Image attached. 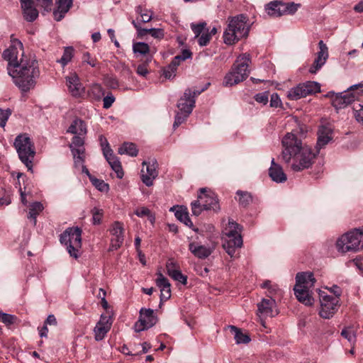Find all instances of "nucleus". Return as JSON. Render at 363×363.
Listing matches in <instances>:
<instances>
[{
    "instance_id": "62",
    "label": "nucleus",
    "mask_w": 363,
    "mask_h": 363,
    "mask_svg": "<svg viewBox=\"0 0 363 363\" xmlns=\"http://www.w3.org/2000/svg\"><path fill=\"white\" fill-rule=\"evenodd\" d=\"M150 213V211L146 207H141L135 211V214L137 216L141 217V218H143L144 216H147Z\"/></svg>"
},
{
    "instance_id": "48",
    "label": "nucleus",
    "mask_w": 363,
    "mask_h": 363,
    "mask_svg": "<svg viewBox=\"0 0 363 363\" xmlns=\"http://www.w3.org/2000/svg\"><path fill=\"white\" fill-rule=\"evenodd\" d=\"M11 202L10 193L1 188L0 189V206H8Z\"/></svg>"
},
{
    "instance_id": "41",
    "label": "nucleus",
    "mask_w": 363,
    "mask_h": 363,
    "mask_svg": "<svg viewBox=\"0 0 363 363\" xmlns=\"http://www.w3.org/2000/svg\"><path fill=\"white\" fill-rule=\"evenodd\" d=\"M89 95L96 100H99L104 95V89L100 84H94L89 90Z\"/></svg>"
},
{
    "instance_id": "13",
    "label": "nucleus",
    "mask_w": 363,
    "mask_h": 363,
    "mask_svg": "<svg viewBox=\"0 0 363 363\" xmlns=\"http://www.w3.org/2000/svg\"><path fill=\"white\" fill-rule=\"evenodd\" d=\"M320 91V86L318 82L308 81L289 89L287 96L291 100H298Z\"/></svg>"
},
{
    "instance_id": "50",
    "label": "nucleus",
    "mask_w": 363,
    "mask_h": 363,
    "mask_svg": "<svg viewBox=\"0 0 363 363\" xmlns=\"http://www.w3.org/2000/svg\"><path fill=\"white\" fill-rule=\"evenodd\" d=\"M11 115V111L9 108H0V127L4 128L6 122Z\"/></svg>"
},
{
    "instance_id": "31",
    "label": "nucleus",
    "mask_w": 363,
    "mask_h": 363,
    "mask_svg": "<svg viewBox=\"0 0 363 363\" xmlns=\"http://www.w3.org/2000/svg\"><path fill=\"white\" fill-rule=\"evenodd\" d=\"M104 155L112 169L116 173L117 177L121 179L124 174L119 159L113 155L112 150L104 153Z\"/></svg>"
},
{
    "instance_id": "47",
    "label": "nucleus",
    "mask_w": 363,
    "mask_h": 363,
    "mask_svg": "<svg viewBox=\"0 0 363 363\" xmlns=\"http://www.w3.org/2000/svg\"><path fill=\"white\" fill-rule=\"evenodd\" d=\"M191 206L192 213L196 216H199L203 210H206V208H204V206H203V203H201V202L199 201V198L197 199L196 201L191 202Z\"/></svg>"
},
{
    "instance_id": "40",
    "label": "nucleus",
    "mask_w": 363,
    "mask_h": 363,
    "mask_svg": "<svg viewBox=\"0 0 363 363\" xmlns=\"http://www.w3.org/2000/svg\"><path fill=\"white\" fill-rule=\"evenodd\" d=\"M175 216L178 220L184 223L186 225L189 227L193 225V223L189 218V213L186 209H183L182 207H180L178 210L176 211Z\"/></svg>"
},
{
    "instance_id": "16",
    "label": "nucleus",
    "mask_w": 363,
    "mask_h": 363,
    "mask_svg": "<svg viewBox=\"0 0 363 363\" xmlns=\"http://www.w3.org/2000/svg\"><path fill=\"white\" fill-rule=\"evenodd\" d=\"M157 322V317L150 308H141L138 321L135 325V330L140 332L154 326Z\"/></svg>"
},
{
    "instance_id": "45",
    "label": "nucleus",
    "mask_w": 363,
    "mask_h": 363,
    "mask_svg": "<svg viewBox=\"0 0 363 363\" xmlns=\"http://www.w3.org/2000/svg\"><path fill=\"white\" fill-rule=\"evenodd\" d=\"M353 111L357 121L363 125V105L355 104L353 106Z\"/></svg>"
},
{
    "instance_id": "32",
    "label": "nucleus",
    "mask_w": 363,
    "mask_h": 363,
    "mask_svg": "<svg viewBox=\"0 0 363 363\" xmlns=\"http://www.w3.org/2000/svg\"><path fill=\"white\" fill-rule=\"evenodd\" d=\"M296 285L310 289L313 286L315 279L311 272H300L296 277Z\"/></svg>"
},
{
    "instance_id": "44",
    "label": "nucleus",
    "mask_w": 363,
    "mask_h": 363,
    "mask_svg": "<svg viewBox=\"0 0 363 363\" xmlns=\"http://www.w3.org/2000/svg\"><path fill=\"white\" fill-rule=\"evenodd\" d=\"M136 12L140 15L141 21L143 23L150 21L152 18V12L151 11L143 9L141 6H138L136 8Z\"/></svg>"
},
{
    "instance_id": "1",
    "label": "nucleus",
    "mask_w": 363,
    "mask_h": 363,
    "mask_svg": "<svg viewBox=\"0 0 363 363\" xmlns=\"http://www.w3.org/2000/svg\"><path fill=\"white\" fill-rule=\"evenodd\" d=\"M281 159L294 172L311 167L315 155L312 148L297 137L294 132L287 133L281 140Z\"/></svg>"
},
{
    "instance_id": "11",
    "label": "nucleus",
    "mask_w": 363,
    "mask_h": 363,
    "mask_svg": "<svg viewBox=\"0 0 363 363\" xmlns=\"http://www.w3.org/2000/svg\"><path fill=\"white\" fill-rule=\"evenodd\" d=\"M320 310L319 315L325 319H328L333 316L337 312L339 307L340 295V292L334 296L328 295L325 291L319 290Z\"/></svg>"
},
{
    "instance_id": "21",
    "label": "nucleus",
    "mask_w": 363,
    "mask_h": 363,
    "mask_svg": "<svg viewBox=\"0 0 363 363\" xmlns=\"http://www.w3.org/2000/svg\"><path fill=\"white\" fill-rule=\"evenodd\" d=\"M111 234L112 235V238L111 240V250H116L121 247L123 242L124 236H123V223L116 221L113 223L111 229Z\"/></svg>"
},
{
    "instance_id": "29",
    "label": "nucleus",
    "mask_w": 363,
    "mask_h": 363,
    "mask_svg": "<svg viewBox=\"0 0 363 363\" xmlns=\"http://www.w3.org/2000/svg\"><path fill=\"white\" fill-rule=\"evenodd\" d=\"M269 174L271 179L277 183H283L287 179L282 167L275 162L274 159L272 160L271 167L269 169Z\"/></svg>"
},
{
    "instance_id": "58",
    "label": "nucleus",
    "mask_w": 363,
    "mask_h": 363,
    "mask_svg": "<svg viewBox=\"0 0 363 363\" xmlns=\"http://www.w3.org/2000/svg\"><path fill=\"white\" fill-rule=\"evenodd\" d=\"M255 99L258 103L266 104L269 100L268 93L263 92L257 94L255 95Z\"/></svg>"
},
{
    "instance_id": "19",
    "label": "nucleus",
    "mask_w": 363,
    "mask_h": 363,
    "mask_svg": "<svg viewBox=\"0 0 363 363\" xmlns=\"http://www.w3.org/2000/svg\"><path fill=\"white\" fill-rule=\"evenodd\" d=\"M198 196L199 201L203 203L206 210L218 211L220 209L218 200L213 192L207 191L206 188H202L200 189V193Z\"/></svg>"
},
{
    "instance_id": "38",
    "label": "nucleus",
    "mask_w": 363,
    "mask_h": 363,
    "mask_svg": "<svg viewBox=\"0 0 363 363\" xmlns=\"http://www.w3.org/2000/svg\"><path fill=\"white\" fill-rule=\"evenodd\" d=\"M133 51L137 56H147V57L150 56L149 55L150 52V46L145 43L138 42L133 43Z\"/></svg>"
},
{
    "instance_id": "10",
    "label": "nucleus",
    "mask_w": 363,
    "mask_h": 363,
    "mask_svg": "<svg viewBox=\"0 0 363 363\" xmlns=\"http://www.w3.org/2000/svg\"><path fill=\"white\" fill-rule=\"evenodd\" d=\"M363 94V83L354 84L348 88L346 91L332 94V104L336 109L346 107L349 104L358 100Z\"/></svg>"
},
{
    "instance_id": "26",
    "label": "nucleus",
    "mask_w": 363,
    "mask_h": 363,
    "mask_svg": "<svg viewBox=\"0 0 363 363\" xmlns=\"http://www.w3.org/2000/svg\"><path fill=\"white\" fill-rule=\"evenodd\" d=\"M157 279L156 280L157 286L160 289V300L161 301H167L171 296L170 283L168 279L163 276L162 274H157Z\"/></svg>"
},
{
    "instance_id": "6",
    "label": "nucleus",
    "mask_w": 363,
    "mask_h": 363,
    "mask_svg": "<svg viewBox=\"0 0 363 363\" xmlns=\"http://www.w3.org/2000/svg\"><path fill=\"white\" fill-rule=\"evenodd\" d=\"M338 252L346 253L356 252L363 248V228H354L342 235L336 241Z\"/></svg>"
},
{
    "instance_id": "20",
    "label": "nucleus",
    "mask_w": 363,
    "mask_h": 363,
    "mask_svg": "<svg viewBox=\"0 0 363 363\" xmlns=\"http://www.w3.org/2000/svg\"><path fill=\"white\" fill-rule=\"evenodd\" d=\"M66 83L68 90L74 97H82L85 93V87L80 82L79 77L75 73H72L66 77Z\"/></svg>"
},
{
    "instance_id": "3",
    "label": "nucleus",
    "mask_w": 363,
    "mask_h": 363,
    "mask_svg": "<svg viewBox=\"0 0 363 363\" xmlns=\"http://www.w3.org/2000/svg\"><path fill=\"white\" fill-rule=\"evenodd\" d=\"M67 132L74 135L69 144L74 167L83 166L85 160L84 138L87 133L86 125L84 121L77 118L72 121Z\"/></svg>"
},
{
    "instance_id": "60",
    "label": "nucleus",
    "mask_w": 363,
    "mask_h": 363,
    "mask_svg": "<svg viewBox=\"0 0 363 363\" xmlns=\"http://www.w3.org/2000/svg\"><path fill=\"white\" fill-rule=\"evenodd\" d=\"M281 104V99L277 94H273L271 96L270 106L272 107L277 108Z\"/></svg>"
},
{
    "instance_id": "7",
    "label": "nucleus",
    "mask_w": 363,
    "mask_h": 363,
    "mask_svg": "<svg viewBox=\"0 0 363 363\" xmlns=\"http://www.w3.org/2000/svg\"><path fill=\"white\" fill-rule=\"evenodd\" d=\"M82 230L79 227L67 228L60 236L61 244L64 245L69 255L77 259L82 248Z\"/></svg>"
},
{
    "instance_id": "30",
    "label": "nucleus",
    "mask_w": 363,
    "mask_h": 363,
    "mask_svg": "<svg viewBox=\"0 0 363 363\" xmlns=\"http://www.w3.org/2000/svg\"><path fill=\"white\" fill-rule=\"evenodd\" d=\"M294 290L296 297L300 302L306 306H311L313 304L314 299L309 294V289H306V286L295 285Z\"/></svg>"
},
{
    "instance_id": "34",
    "label": "nucleus",
    "mask_w": 363,
    "mask_h": 363,
    "mask_svg": "<svg viewBox=\"0 0 363 363\" xmlns=\"http://www.w3.org/2000/svg\"><path fill=\"white\" fill-rule=\"evenodd\" d=\"M76 168H82V172L84 174H86L90 179V181L91 182L92 184L100 191L106 192L109 189V186L108 184L105 183L104 181L96 179L94 177H92L88 169L84 165V163H83V166H79L75 167Z\"/></svg>"
},
{
    "instance_id": "18",
    "label": "nucleus",
    "mask_w": 363,
    "mask_h": 363,
    "mask_svg": "<svg viewBox=\"0 0 363 363\" xmlns=\"http://www.w3.org/2000/svg\"><path fill=\"white\" fill-rule=\"evenodd\" d=\"M333 129L331 125L327 123L321 125L318 131V140L315 146L316 153L325 147L333 140Z\"/></svg>"
},
{
    "instance_id": "12",
    "label": "nucleus",
    "mask_w": 363,
    "mask_h": 363,
    "mask_svg": "<svg viewBox=\"0 0 363 363\" xmlns=\"http://www.w3.org/2000/svg\"><path fill=\"white\" fill-rule=\"evenodd\" d=\"M3 57L8 62L7 70L9 68H15L18 66L21 58H25L23 52L22 43L13 37H11V45L3 52Z\"/></svg>"
},
{
    "instance_id": "22",
    "label": "nucleus",
    "mask_w": 363,
    "mask_h": 363,
    "mask_svg": "<svg viewBox=\"0 0 363 363\" xmlns=\"http://www.w3.org/2000/svg\"><path fill=\"white\" fill-rule=\"evenodd\" d=\"M318 46L320 50L318 52L313 65L309 68V72L311 74H315L325 65L328 57V49L323 40L318 43Z\"/></svg>"
},
{
    "instance_id": "39",
    "label": "nucleus",
    "mask_w": 363,
    "mask_h": 363,
    "mask_svg": "<svg viewBox=\"0 0 363 363\" xmlns=\"http://www.w3.org/2000/svg\"><path fill=\"white\" fill-rule=\"evenodd\" d=\"M341 335L345 338L352 345H354L357 341L356 330L353 327L345 328L342 332Z\"/></svg>"
},
{
    "instance_id": "35",
    "label": "nucleus",
    "mask_w": 363,
    "mask_h": 363,
    "mask_svg": "<svg viewBox=\"0 0 363 363\" xmlns=\"http://www.w3.org/2000/svg\"><path fill=\"white\" fill-rule=\"evenodd\" d=\"M227 328L234 334V339L236 344H246L248 343L251 339L247 333H243L241 329L234 325H228Z\"/></svg>"
},
{
    "instance_id": "5",
    "label": "nucleus",
    "mask_w": 363,
    "mask_h": 363,
    "mask_svg": "<svg viewBox=\"0 0 363 363\" xmlns=\"http://www.w3.org/2000/svg\"><path fill=\"white\" fill-rule=\"evenodd\" d=\"M248 33L247 17L244 15L233 17L223 33L224 43L227 45H233L240 39L247 37Z\"/></svg>"
},
{
    "instance_id": "28",
    "label": "nucleus",
    "mask_w": 363,
    "mask_h": 363,
    "mask_svg": "<svg viewBox=\"0 0 363 363\" xmlns=\"http://www.w3.org/2000/svg\"><path fill=\"white\" fill-rule=\"evenodd\" d=\"M189 250L199 259H206L213 252V249L202 245L196 242H191L189 245Z\"/></svg>"
},
{
    "instance_id": "14",
    "label": "nucleus",
    "mask_w": 363,
    "mask_h": 363,
    "mask_svg": "<svg viewBox=\"0 0 363 363\" xmlns=\"http://www.w3.org/2000/svg\"><path fill=\"white\" fill-rule=\"evenodd\" d=\"M301 6L299 4L283 3L281 1H272L266 5L265 10L268 15L272 17H279L283 15L294 14Z\"/></svg>"
},
{
    "instance_id": "2",
    "label": "nucleus",
    "mask_w": 363,
    "mask_h": 363,
    "mask_svg": "<svg viewBox=\"0 0 363 363\" xmlns=\"http://www.w3.org/2000/svg\"><path fill=\"white\" fill-rule=\"evenodd\" d=\"M15 67L9 68L8 73L16 86L23 92L33 89L40 76L38 62L34 59L21 58L19 65Z\"/></svg>"
},
{
    "instance_id": "42",
    "label": "nucleus",
    "mask_w": 363,
    "mask_h": 363,
    "mask_svg": "<svg viewBox=\"0 0 363 363\" xmlns=\"http://www.w3.org/2000/svg\"><path fill=\"white\" fill-rule=\"evenodd\" d=\"M236 194L239 196L238 202L242 207L247 206L252 201V198L250 193L238 190Z\"/></svg>"
},
{
    "instance_id": "37",
    "label": "nucleus",
    "mask_w": 363,
    "mask_h": 363,
    "mask_svg": "<svg viewBox=\"0 0 363 363\" xmlns=\"http://www.w3.org/2000/svg\"><path fill=\"white\" fill-rule=\"evenodd\" d=\"M120 155H128L131 157H135L138 155V150L136 145L132 143H124L118 150Z\"/></svg>"
},
{
    "instance_id": "36",
    "label": "nucleus",
    "mask_w": 363,
    "mask_h": 363,
    "mask_svg": "<svg viewBox=\"0 0 363 363\" xmlns=\"http://www.w3.org/2000/svg\"><path fill=\"white\" fill-rule=\"evenodd\" d=\"M44 209L43 205L40 202H34L30 204L28 218L30 219L34 225H36V218Z\"/></svg>"
},
{
    "instance_id": "49",
    "label": "nucleus",
    "mask_w": 363,
    "mask_h": 363,
    "mask_svg": "<svg viewBox=\"0 0 363 363\" xmlns=\"http://www.w3.org/2000/svg\"><path fill=\"white\" fill-rule=\"evenodd\" d=\"M152 56L147 57L145 62L138 66L136 69V72L138 74L143 77H146V75L148 74L147 65L148 62L152 60Z\"/></svg>"
},
{
    "instance_id": "17",
    "label": "nucleus",
    "mask_w": 363,
    "mask_h": 363,
    "mask_svg": "<svg viewBox=\"0 0 363 363\" xmlns=\"http://www.w3.org/2000/svg\"><path fill=\"white\" fill-rule=\"evenodd\" d=\"M157 167V163L155 160L143 162V168L141 169V180L147 186H152L154 180L158 176Z\"/></svg>"
},
{
    "instance_id": "64",
    "label": "nucleus",
    "mask_w": 363,
    "mask_h": 363,
    "mask_svg": "<svg viewBox=\"0 0 363 363\" xmlns=\"http://www.w3.org/2000/svg\"><path fill=\"white\" fill-rule=\"evenodd\" d=\"M350 262L353 263L361 273H363V263L362 262L360 259H354L351 260Z\"/></svg>"
},
{
    "instance_id": "4",
    "label": "nucleus",
    "mask_w": 363,
    "mask_h": 363,
    "mask_svg": "<svg viewBox=\"0 0 363 363\" xmlns=\"http://www.w3.org/2000/svg\"><path fill=\"white\" fill-rule=\"evenodd\" d=\"M250 55L244 53L238 57L230 70L225 74L223 85L232 86L247 79L250 74Z\"/></svg>"
},
{
    "instance_id": "51",
    "label": "nucleus",
    "mask_w": 363,
    "mask_h": 363,
    "mask_svg": "<svg viewBox=\"0 0 363 363\" xmlns=\"http://www.w3.org/2000/svg\"><path fill=\"white\" fill-rule=\"evenodd\" d=\"M16 317L14 315L0 311V322L6 325H10L14 323Z\"/></svg>"
},
{
    "instance_id": "33",
    "label": "nucleus",
    "mask_w": 363,
    "mask_h": 363,
    "mask_svg": "<svg viewBox=\"0 0 363 363\" xmlns=\"http://www.w3.org/2000/svg\"><path fill=\"white\" fill-rule=\"evenodd\" d=\"M33 1L21 5L24 18L28 22L34 21L38 16V11L33 6Z\"/></svg>"
},
{
    "instance_id": "24",
    "label": "nucleus",
    "mask_w": 363,
    "mask_h": 363,
    "mask_svg": "<svg viewBox=\"0 0 363 363\" xmlns=\"http://www.w3.org/2000/svg\"><path fill=\"white\" fill-rule=\"evenodd\" d=\"M111 326V318L106 315H101L99 321L94 328V337L96 341L103 340Z\"/></svg>"
},
{
    "instance_id": "27",
    "label": "nucleus",
    "mask_w": 363,
    "mask_h": 363,
    "mask_svg": "<svg viewBox=\"0 0 363 363\" xmlns=\"http://www.w3.org/2000/svg\"><path fill=\"white\" fill-rule=\"evenodd\" d=\"M167 272L169 277L174 280L177 281L183 284L187 283V277L182 274L181 270L177 264L172 260H169L166 264Z\"/></svg>"
},
{
    "instance_id": "57",
    "label": "nucleus",
    "mask_w": 363,
    "mask_h": 363,
    "mask_svg": "<svg viewBox=\"0 0 363 363\" xmlns=\"http://www.w3.org/2000/svg\"><path fill=\"white\" fill-rule=\"evenodd\" d=\"M176 71L177 70L175 69H173V67L168 65L164 68L163 74L165 78L170 79L175 76Z\"/></svg>"
},
{
    "instance_id": "8",
    "label": "nucleus",
    "mask_w": 363,
    "mask_h": 363,
    "mask_svg": "<svg viewBox=\"0 0 363 363\" xmlns=\"http://www.w3.org/2000/svg\"><path fill=\"white\" fill-rule=\"evenodd\" d=\"M242 245V239L240 233L239 225L233 220H229L225 229V238L223 247L225 252L234 257L235 252Z\"/></svg>"
},
{
    "instance_id": "46",
    "label": "nucleus",
    "mask_w": 363,
    "mask_h": 363,
    "mask_svg": "<svg viewBox=\"0 0 363 363\" xmlns=\"http://www.w3.org/2000/svg\"><path fill=\"white\" fill-rule=\"evenodd\" d=\"M191 28L195 34L196 38H199L207 28L205 22L199 23L198 24L192 23Z\"/></svg>"
},
{
    "instance_id": "25",
    "label": "nucleus",
    "mask_w": 363,
    "mask_h": 363,
    "mask_svg": "<svg viewBox=\"0 0 363 363\" xmlns=\"http://www.w3.org/2000/svg\"><path fill=\"white\" fill-rule=\"evenodd\" d=\"M57 8L53 11V16L56 21H60L72 6L73 0H56Z\"/></svg>"
},
{
    "instance_id": "52",
    "label": "nucleus",
    "mask_w": 363,
    "mask_h": 363,
    "mask_svg": "<svg viewBox=\"0 0 363 363\" xmlns=\"http://www.w3.org/2000/svg\"><path fill=\"white\" fill-rule=\"evenodd\" d=\"M92 213V220L93 223L94 225H98L101 223V218L103 217V211L101 209H99L98 208H94L91 210Z\"/></svg>"
},
{
    "instance_id": "55",
    "label": "nucleus",
    "mask_w": 363,
    "mask_h": 363,
    "mask_svg": "<svg viewBox=\"0 0 363 363\" xmlns=\"http://www.w3.org/2000/svg\"><path fill=\"white\" fill-rule=\"evenodd\" d=\"M148 30L149 34L155 38L162 39L164 36V30L161 28H150Z\"/></svg>"
},
{
    "instance_id": "59",
    "label": "nucleus",
    "mask_w": 363,
    "mask_h": 363,
    "mask_svg": "<svg viewBox=\"0 0 363 363\" xmlns=\"http://www.w3.org/2000/svg\"><path fill=\"white\" fill-rule=\"evenodd\" d=\"M39 6L44 8L45 11H50L52 7V0H38Z\"/></svg>"
},
{
    "instance_id": "9",
    "label": "nucleus",
    "mask_w": 363,
    "mask_h": 363,
    "mask_svg": "<svg viewBox=\"0 0 363 363\" xmlns=\"http://www.w3.org/2000/svg\"><path fill=\"white\" fill-rule=\"evenodd\" d=\"M14 146L21 162L28 170H32L35 152L29 136L26 133L18 135L15 139Z\"/></svg>"
},
{
    "instance_id": "54",
    "label": "nucleus",
    "mask_w": 363,
    "mask_h": 363,
    "mask_svg": "<svg viewBox=\"0 0 363 363\" xmlns=\"http://www.w3.org/2000/svg\"><path fill=\"white\" fill-rule=\"evenodd\" d=\"M188 116H186L184 113H181V111H179L175 116L173 128H176L179 127L182 123L184 122V121L187 118Z\"/></svg>"
},
{
    "instance_id": "63",
    "label": "nucleus",
    "mask_w": 363,
    "mask_h": 363,
    "mask_svg": "<svg viewBox=\"0 0 363 363\" xmlns=\"http://www.w3.org/2000/svg\"><path fill=\"white\" fill-rule=\"evenodd\" d=\"M83 61L91 65V67L96 66L95 60L91 57L89 52H86L83 55Z\"/></svg>"
},
{
    "instance_id": "15",
    "label": "nucleus",
    "mask_w": 363,
    "mask_h": 363,
    "mask_svg": "<svg viewBox=\"0 0 363 363\" xmlns=\"http://www.w3.org/2000/svg\"><path fill=\"white\" fill-rule=\"evenodd\" d=\"M203 91V89L198 91L191 90V89L185 90L183 96L180 98L177 104V107L181 111V113H184L186 116H189L191 114L195 106L196 97Z\"/></svg>"
},
{
    "instance_id": "56",
    "label": "nucleus",
    "mask_w": 363,
    "mask_h": 363,
    "mask_svg": "<svg viewBox=\"0 0 363 363\" xmlns=\"http://www.w3.org/2000/svg\"><path fill=\"white\" fill-rule=\"evenodd\" d=\"M99 142L101 146L103 154L111 150L107 139L102 135L99 136Z\"/></svg>"
},
{
    "instance_id": "43",
    "label": "nucleus",
    "mask_w": 363,
    "mask_h": 363,
    "mask_svg": "<svg viewBox=\"0 0 363 363\" xmlns=\"http://www.w3.org/2000/svg\"><path fill=\"white\" fill-rule=\"evenodd\" d=\"M74 50L72 47H67L65 48L64 53L62 57L57 60L62 66H65L69 62L71 61L73 57Z\"/></svg>"
},
{
    "instance_id": "23",
    "label": "nucleus",
    "mask_w": 363,
    "mask_h": 363,
    "mask_svg": "<svg viewBox=\"0 0 363 363\" xmlns=\"http://www.w3.org/2000/svg\"><path fill=\"white\" fill-rule=\"evenodd\" d=\"M258 312L260 316L264 317H274L278 314L276 301L273 298H263L262 301L258 303Z\"/></svg>"
},
{
    "instance_id": "53",
    "label": "nucleus",
    "mask_w": 363,
    "mask_h": 363,
    "mask_svg": "<svg viewBox=\"0 0 363 363\" xmlns=\"http://www.w3.org/2000/svg\"><path fill=\"white\" fill-rule=\"evenodd\" d=\"M211 39V33H208V29H206L199 38L198 43L200 46H206Z\"/></svg>"
},
{
    "instance_id": "61",
    "label": "nucleus",
    "mask_w": 363,
    "mask_h": 363,
    "mask_svg": "<svg viewBox=\"0 0 363 363\" xmlns=\"http://www.w3.org/2000/svg\"><path fill=\"white\" fill-rule=\"evenodd\" d=\"M115 101V98L112 94L107 95L104 98V108H110L113 103Z\"/></svg>"
}]
</instances>
